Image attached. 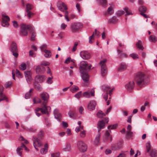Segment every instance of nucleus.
Returning a JSON list of instances; mask_svg holds the SVG:
<instances>
[{"mask_svg": "<svg viewBox=\"0 0 157 157\" xmlns=\"http://www.w3.org/2000/svg\"><path fill=\"white\" fill-rule=\"evenodd\" d=\"M80 64L79 69L82 78L85 82H87L89 78V76L87 73L90 70L92 66L89 65L85 61L81 62Z\"/></svg>", "mask_w": 157, "mask_h": 157, "instance_id": "nucleus-1", "label": "nucleus"}, {"mask_svg": "<svg viewBox=\"0 0 157 157\" xmlns=\"http://www.w3.org/2000/svg\"><path fill=\"white\" fill-rule=\"evenodd\" d=\"M108 118H105V120H102L98 122V124L99 128L98 133L96 137L95 140V144L96 145H97L100 143V139L101 136V133H100V132L101 129L105 127V123H108Z\"/></svg>", "mask_w": 157, "mask_h": 157, "instance_id": "nucleus-2", "label": "nucleus"}, {"mask_svg": "<svg viewBox=\"0 0 157 157\" xmlns=\"http://www.w3.org/2000/svg\"><path fill=\"white\" fill-rule=\"evenodd\" d=\"M146 78L145 75L143 72H140L136 74L135 80L138 86H141L144 84Z\"/></svg>", "mask_w": 157, "mask_h": 157, "instance_id": "nucleus-3", "label": "nucleus"}, {"mask_svg": "<svg viewBox=\"0 0 157 157\" xmlns=\"http://www.w3.org/2000/svg\"><path fill=\"white\" fill-rule=\"evenodd\" d=\"M33 27L31 25H26L22 24L21 26V33L23 36H26L28 34V30L33 29Z\"/></svg>", "mask_w": 157, "mask_h": 157, "instance_id": "nucleus-4", "label": "nucleus"}, {"mask_svg": "<svg viewBox=\"0 0 157 157\" xmlns=\"http://www.w3.org/2000/svg\"><path fill=\"white\" fill-rule=\"evenodd\" d=\"M59 9L62 12L65 11V18L67 21H69L70 19L68 17V12L67 10V7L66 4L62 2L61 5L58 6Z\"/></svg>", "mask_w": 157, "mask_h": 157, "instance_id": "nucleus-5", "label": "nucleus"}, {"mask_svg": "<svg viewBox=\"0 0 157 157\" xmlns=\"http://www.w3.org/2000/svg\"><path fill=\"white\" fill-rule=\"evenodd\" d=\"M77 147L79 151L82 152H85L87 149L86 144L82 140H79L77 142Z\"/></svg>", "mask_w": 157, "mask_h": 157, "instance_id": "nucleus-6", "label": "nucleus"}, {"mask_svg": "<svg viewBox=\"0 0 157 157\" xmlns=\"http://www.w3.org/2000/svg\"><path fill=\"white\" fill-rule=\"evenodd\" d=\"M10 49L13 55L15 57H17L18 56V49L17 48V45L15 42H12L10 45Z\"/></svg>", "mask_w": 157, "mask_h": 157, "instance_id": "nucleus-7", "label": "nucleus"}, {"mask_svg": "<svg viewBox=\"0 0 157 157\" xmlns=\"http://www.w3.org/2000/svg\"><path fill=\"white\" fill-rule=\"evenodd\" d=\"M106 61L107 60L105 59L100 62V64L101 66V73L102 76H104L107 73V69L105 65Z\"/></svg>", "mask_w": 157, "mask_h": 157, "instance_id": "nucleus-8", "label": "nucleus"}, {"mask_svg": "<svg viewBox=\"0 0 157 157\" xmlns=\"http://www.w3.org/2000/svg\"><path fill=\"white\" fill-rule=\"evenodd\" d=\"M2 25L3 27L8 26L9 25L8 22L10 21L9 17L6 15L5 13H2Z\"/></svg>", "mask_w": 157, "mask_h": 157, "instance_id": "nucleus-9", "label": "nucleus"}, {"mask_svg": "<svg viewBox=\"0 0 157 157\" xmlns=\"http://www.w3.org/2000/svg\"><path fill=\"white\" fill-rule=\"evenodd\" d=\"M71 27L73 32L78 30L82 27V24L80 22H75L71 24Z\"/></svg>", "mask_w": 157, "mask_h": 157, "instance_id": "nucleus-10", "label": "nucleus"}, {"mask_svg": "<svg viewBox=\"0 0 157 157\" xmlns=\"http://www.w3.org/2000/svg\"><path fill=\"white\" fill-rule=\"evenodd\" d=\"M33 146L37 151H38V147H40L42 144L39 139L36 137H33Z\"/></svg>", "mask_w": 157, "mask_h": 157, "instance_id": "nucleus-11", "label": "nucleus"}, {"mask_svg": "<svg viewBox=\"0 0 157 157\" xmlns=\"http://www.w3.org/2000/svg\"><path fill=\"white\" fill-rule=\"evenodd\" d=\"M25 77L26 81L29 84L32 83V73L30 71H27L24 72Z\"/></svg>", "mask_w": 157, "mask_h": 157, "instance_id": "nucleus-12", "label": "nucleus"}, {"mask_svg": "<svg viewBox=\"0 0 157 157\" xmlns=\"http://www.w3.org/2000/svg\"><path fill=\"white\" fill-rule=\"evenodd\" d=\"M41 97L43 100V105H46L48 101L49 95L48 93L43 92L40 94Z\"/></svg>", "mask_w": 157, "mask_h": 157, "instance_id": "nucleus-13", "label": "nucleus"}, {"mask_svg": "<svg viewBox=\"0 0 157 157\" xmlns=\"http://www.w3.org/2000/svg\"><path fill=\"white\" fill-rule=\"evenodd\" d=\"M80 55L82 58L84 59H88L90 57V54L86 51H81L80 53Z\"/></svg>", "mask_w": 157, "mask_h": 157, "instance_id": "nucleus-14", "label": "nucleus"}, {"mask_svg": "<svg viewBox=\"0 0 157 157\" xmlns=\"http://www.w3.org/2000/svg\"><path fill=\"white\" fill-rule=\"evenodd\" d=\"M94 90L93 89L91 90H89L87 92L83 93L82 95L86 98H89L91 96L94 95Z\"/></svg>", "mask_w": 157, "mask_h": 157, "instance_id": "nucleus-15", "label": "nucleus"}, {"mask_svg": "<svg viewBox=\"0 0 157 157\" xmlns=\"http://www.w3.org/2000/svg\"><path fill=\"white\" fill-rule=\"evenodd\" d=\"M134 86V82L133 81H130L125 85V88L127 90L131 92L133 89Z\"/></svg>", "mask_w": 157, "mask_h": 157, "instance_id": "nucleus-16", "label": "nucleus"}, {"mask_svg": "<svg viewBox=\"0 0 157 157\" xmlns=\"http://www.w3.org/2000/svg\"><path fill=\"white\" fill-rule=\"evenodd\" d=\"M54 114L55 118L58 121H60L61 120L62 116L60 113L59 112V110L57 109H56L54 110Z\"/></svg>", "mask_w": 157, "mask_h": 157, "instance_id": "nucleus-17", "label": "nucleus"}, {"mask_svg": "<svg viewBox=\"0 0 157 157\" xmlns=\"http://www.w3.org/2000/svg\"><path fill=\"white\" fill-rule=\"evenodd\" d=\"M96 105V102L94 101H90L88 105V108L89 110H94Z\"/></svg>", "mask_w": 157, "mask_h": 157, "instance_id": "nucleus-18", "label": "nucleus"}, {"mask_svg": "<svg viewBox=\"0 0 157 157\" xmlns=\"http://www.w3.org/2000/svg\"><path fill=\"white\" fill-rule=\"evenodd\" d=\"M112 140L111 136H110V132L108 131H106L105 132V135L104 141L105 142H109Z\"/></svg>", "mask_w": 157, "mask_h": 157, "instance_id": "nucleus-19", "label": "nucleus"}, {"mask_svg": "<svg viewBox=\"0 0 157 157\" xmlns=\"http://www.w3.org/2000/svg\"><path fill=\"white\" fill-rule=\"evenodd\" d=\"M44 107L43 108H37L35 109V110L36 111H39L40 110L43 114H45L47 113L48 114V113L47 106L45 105H44Z\"/></svg>", "mask_w": 157, "mask_h": 157, "instance_id": "nucleus-20", "label": "nucleus"}, {"mask_svg": "<svg viewBox=\"0 0 157 157\" xmlns=\"http://www.w3.org/2000/svg\"><path fill=\"white\" fill-rule=\"evenodd\" d=\"M44 67L41 65H38L36 66V71L37 74H41L44 71Z\"/></svg>", "mask_w": 157, "mask_h": 157, "instance_id": "nucleus-21", "label": "nucleus"}, {"mask_svg": "<svg viewBox=\"0 0 157 157\" xmlns=\"http://www.w3.org/2000/svg\"><path fill=\"white\" fill-rule=\"evenodd\" d=\"M122 147V143L121 142H119L117 143H116L112 146V149L117 150L120 149Z\"/></svg>", "mask_w": 157, "mask_h": 157, "instance_id": "nucleus-22", "label": "nucleus"}, {"mask_svg": "<svg viewBox=\"0 0 157 157\" xmlns=\"http://www.w3.org/2000/svg\"><path fill=\"white\" fill-rule=\"evenodd\" d=\"M99 34L100 33L97 30L95 29V30L94 32L92 35L89 37V43L90 44H92L93 43L92 40H94V35H95L97 36H100Z\"/></svg>", "mask_w": 157, "mask_h": 157, "instance_id": "nucleus-23", "label": "nucleus"}, {"mask_svg": "<svg viewBox=\"0 0 157 157\" xmlns=\"http://www.w3.org/2000/svg\"><path fill=\"white\" fill-rule=\"evenodd\" d=\"M3 89L4 88L3 87L2 90H1V89H0V102L4 100H6V101H8L6 97L2 92Z\"/></svg>", "mask_w": 157, "mask_h": 157, "instance_id": "nucleus-24", "label": "nucleus"}, {"mask_svg": "<svg viewBox=\"0 0 157 157\" xmlns=\"http://www.w3.org/2000/svg\"><path fill=\"white\" fill-rule=\"evenodd\" d=\"M44 78V77L42 75H37L35 77V80L37 82L41 83L43 82Z\"/></svg>", "mask_w": 157, "mask_h": 157, "instance_id": "nucleus-25", "label": "nucleus"}, {"mask_svg": "<svg viewBox=\"0 0 157 157\" xmlns=\"http://www.w3.org/2000/svg\"><path fill=\"white\" fill-rule=\"evenodd\" d=\"M71 150V146L70 144L67 143L66 144L65 147L62 149V150L65 151H70Z\"/></svg>", "mask_w": 157, "mask_h": 157, "instance_id": "nucleus-26", "label": "nucleus"}, {"mask_svg": "<svg viewBox=\"0 0 157 157\" xmlns=\"http://www.w3.org/2000/svg\"><path fill=\"white\" fill-rule=\"evenodd\" d=\"M48 145L46 144L44 145V148H43L40 149V153L42 154H45L48 151Z\"/></svg>", "mask_w": 157, "mask_h": 157, "instance_id": "nucleus-27", "label": "nucleus"}, {"mask_svg": "<svg viewBox=\"0 0 157 157\" xmlns=\"http://www.w3.org/2000/svg\"><path fill=\"white\" fill-rule=\"evenodd\" d=\"M126 65L124 63H122L121 64L120 66L118 68V71H122L126 68Z\"/></svg>", "mask_w": 157, "mask_h": 157, "instance_id": "nucleus-28", "label": "nucleus"}, {"mask_svg": "<svg viewBox=\"0 0 157 157\" xmlns=\"http://www.w3.org/2000/svg\"><path fill=\"white\" fill-rule=\"evenodd\" d=\"M78 124L79 125L78 127H77L75 128V131L76 132H78L80 131V129L83 130V127L82 125H81V121H79L78 122Z\"/></svg>", "mask_w": 157, "mask_h": 157, "instance_id": "nucleus-29", "label": "nucleus"}, {"mask_svg": "<svg viewBox=\"0 0 157 157\" xmlns=\"http://www.w3.org/2000/svg\"><path fill=\"white\" fill-rule=\"evenodd\" d=\"M68 114L71 118H75L76 117L75 112L74 110H70Z\"/></svg>", "mask_w": 157, "mask_h": 157, "instance_id": "nucleus-30", "label": "nucleus"}, {"mask_svg": "<svg viewBox=\"0 0 157 157\" xmlns=\"http://www.w3.org/2000/svg\"><path fill=\"white\" fill-rule=\"evenodd\" d=\"M113 13V10L111 6L109 7L107 12H106L105 15L106 16H108L109 15H111Z\"/></svg>", "mask_w": 157, "mask_h": 157, "instance_id": "nucleus-31", "label": "nucleus"}, {"mask_svg": "<svg viewBox=\"0 0 157 157\" xmlns=\"http://www.w3.org/2000/svg\"><path fill=\"white\" fill-rule=\"evenodd\" d=\"M149 40L151 42L155 43L157 41V38L154 35H151L149 38Z\"/></svg>", "mask_w": 157, "mask_h": 157, "instance_id": "nucleus-32", "label": "nucleus"}, {"mask_svg": "<svg viewBox=\"0 0 157 157\" xmlns=\"http://www.w3.org/2000/svg\"><path fill=\"white\" fill-rule=\"evenodd\" d=\"M150 155L151 157H157V151L155 149L151 150Z\"/></svg>", "mask_w": 157, "mask_h": 157, "instance_id": "nucleus-33", "label": "nucleus"}, {"mask_svg": "<svg viewBox=\"0 0 157 157\" xmlns=\"http://www.w3.org/2000/svg\"><path fill=\"white\" fill-rule=\"evenodd\" d=\"M118 21V19H117L116 17L114 16L112 18L109 20L108 22L109 23L114 24L117 22Z\"/></svg>", "mask_w": 157, "mask_h": 157, "instance_id": "nucleus-34", "label": "nucleus"}, {"mask_svg": "<svg viewBox=\"0 0 157 157\" xmlns=\"http://www.w3.org/2000/svg\"><path fill=\"white\" fill-rule=\"evenodd\" d=\"M33 8V6L30 4L28 3L26 4L25 11H30Z\"/></svg>", "mask_w": 157, "mask_h": 157, "instance_id": "nucleus-35", "label": "nucleus"}, {"mask_svg": "<svg viewBox=\"0 0 157 157\" xmlns=\"http://www.w3.org/2000/svg\"><path fill=\"white\" fill-rule=\"evenodd\" d=\"M136 45L137 48L139 49H140L142 50L144 49V48L142 45V42L141 40H139L138 42L136 43Z\"/></svg>", "mask_w": 157, "mask_h": 157, "instance_id": "nucleus-36", "label": "nucleus"}, {"mask_svg": "<svg viewBox=\"0 0 157 157\" xmlns=\"http://www.w3.org/2000/svg\"><path fill=\"white\" fill-rule=\"evenodd\" d=\"M26 13H25V15L27 16L29 19H30L32 17L34 14L32 12L30 11H25Z\"/></svg>", "mask_w": 157, "mask_h": 157, "instance_id": "nucleus-37", "label": "nucleus"}, {"mask_svg": "<svg viewBox=\"0 0 157 157\" xmlns=\"http://www.w3.org/2000/svg\"><path fill=\"white\" fill-rule=\"evenodd\" d=\"M139 11L140 12V13L142 12L143 13L146 12L147 8L145 6H142L139 7Z\"/></svg>", "mask_w": 157, "mask_h": 157, "instance_id": "nucleus-38", "label": "nucleus"}, {"mask_svg": "<svg viewBox=\"0 0 157 157\" xmlns=\"http://www.w3.org/2000/svg\"><path fill=\"white\" fill-rule=\"evenodd\" d=\"M23 148L21 146L18 147L16 151L17 153L20 156H21L22 155V150Z\"/></svg>", "mask_w": 157, "mask_h": 157, "instance_id": "nucleus-39", "label": "nucleus"}, {"mask_svg": "<svg viewBox=\"0 0 157 157\" xmlns=\"http://www.w3.org/2000/svg\"><path fill=\"white\" fill-rule=\"evenodd\" d=\"M117 51L119 53V57L120 58H121L123 57H126L127 56L126 54L125 53H122V51L118 49Z\"/></svg>", "mask_w": 157, "mask_h": 157, "instance_id": "nucleus-40", "label": "nucleus"}, {"mask_svg": "<svg viewBox=\"0 0 157 157\" xmlns=\"http://www.w3.org/2000/svg\"><path fill=\"white\" fill-rule=\"evenodd\" d=\"M124 10L126 13L125 15V16H127L128 15L132 14V13L131 12L130 10L128 7H125L124 8Z\"/></svg>", "mask_w": 157, "mask_h": 157, "instance_id": "nucleus-41", "label": "nucleus"}, {"mask_svg": "<svg viewBox=\"0 0 157 157\" xmlns=\"http://www.w3.org/2000/svg\"><path fill=\"white\" fill-rule=\"evenodd\" d=\"M117 127V124H115L113 125H110L108 126V129H109L108 131L109 132H111L110 129H115Z\"/></svg>", "mask_w": 157, "mask_h": 157, "instance_id": "nucleus-42", "label": "nucleus"}, {"mask_svg": "<svg viewBox=\"0 0 157 157\" xmlns=\"http://www.w3.org/2000/svg\"><path fill=\"white\" fill-rule=\"evenodd\" d=\"M20 70H24L26 69V64L24 63H22L21 65L19 66Z\"/></svg>", "mask_w": 157, "mask_h": 157, "instance_id": "nucleus-43", "label": "nucleus"}, {"mask_svg": "<svg viewBox=\"0 0 157 157\" xmlns=\"http://www.w3.org/2000/svg\"><path fill=\"white\" fill-rule=\"evenodd\" d=\"M79 89L78 87L76 86H74L71 89V91L72 93H75Z\"/></svg>", "mask_w": 157, "mask_h": 157, "instance_id": "nucleus-44", "label": "nucleus"}, {"mask_svg": "<svg viewBox=\"0 0 157 157\" xmlns=\"http://www.w3.org/2000/svg\"><path fill=\"white\" fill-rule=\"evenodd\" d=\"M151 145L149 142H148L146 143V152H148L151 149Z\"/></svg>", "mask_w": 157, "mask_h": 157, "instance_id": "nucleus-45", "label": "nucleus"}, {"mask_svg": "<svg viewBox=\"0 0 157 157\" xmlns=\"http://www.w3.org/2000/svg\"><path fill=\"white\" fill-rule=\"evenodd\" d=\"M105 114L102 113L101 111L100 112H99L97 113V116L100 118H102L104 116H105Z\"/></svg>", "mask_w": 157, "mask_h": 157, "instance_id": "nucleus-46", "label": "nucleus"}, {"mask_svg": "<svg viewBox=\"0 0 157 157\" xmlns=\"http://www.w3.org/2000/svg\"><path fill=\"white\" fill-rule=\"evenodd\" d=\"M80 136L81 138H84L86 136V131L85 130L82 131L80 129Z\"/></svg>", "mask_w": 157, "mask_h": 157, "instance_id": "nucleus-47", "label": "nucleus"}, {"mask_svg": "<svg viewBox=\"0 0 157 157\" xmlns=\"http://www.w3.org/2000/svg\"><path fill=\"white\" fill-rule=\"evenodd\" d=\"M100 3L103 6L105 7L107 4V2L106 0H101Z\"/></svg>", "mask_w": 157, "mask_h": 157, "instance_id": "nucleus-48", "label": "nucleus"}, {"mask_svg": "<svg viewBox=\"0 0 157 157\" xmlns=\"http://www.w3.org/2000/svg\"><path fill=\"white\" fill-rule=\"evenodd\" d=\"M60 154L59 152H54L51 154V157H59Z\"/></svg>", "mask_w": 157, "mask_h": 157, "instance_id": "nucleus-49", "label": "nucleus"}, {"mask_svg": "<svg viewBox=\"0 0 157 157\" xmlns=\"http://www.w3.org/2000/svg\"><path fill=\"white\" fill-rule=\"evenodd\" d=\"M34 87L37 90H40L41 89V87L40 85L37 83H36L34 84Z\"/></svg>", "mask_w": 157, "mask_h": 157, "instance_id": "nucleus-50", "label": "nucleus"}, {"mask_svg": "<svg viewBox=\"0 0 157 157\" xmlns=\"http://www.w3.org/2000/svg\"><path fill=\"white\" fill-rule=\"evenodd\" d=\"M130 56L134 59L138 58H139L138 55L135 53L131 54L130 55Z\"/></svg>", "mask_w": 157, "mask_h": 157, "instance_id": "nucleus-51", "label": "nucleus"}, {"mask_svg": "<svg viewBox=\"0 0 157 157\" xmlns=\"http://www.w3.org/2000/svg\"><path fill=\"white\" fill-rule=\"evenodd\" d=\"M40 50L44 52L47 50V46L45 44H43L40 47Z\"/></svg>", "mask_w": 157, "mask_h": 157, "instance_id": "nucleus-52", "label": "nucleus"}, {"mask_svg": "<svg viewBox=\"0 0 157 157\" xmlns=\"http://www.w3.org/2000/svg\"><path fill=\"white\" fill-rule=\"evenodd\" d=\"M78 45V43L77 42H76L75 43L73 49L72 50V52H74L76 50Z\"/></svg>", "mask_w": 157, "mask_h": 157, "instance_id": "nucleus-53", "label": "nucleus"}, {"mask_svg": "<svg viewBox=\"0 0 157 157\" xmlns=\"http://www.w3.org/2000/svg\"><path fill=\"white\" fill-rule=\"evenodd\" d=\"M64 36V33L63 32H61L58 34V38L59 39L63 38Z\"/></svg>", "mask_w": 157, "mask_h": 157, "instance_id": "nucleus-54", "label": "nucleus"}, {"mask_svg": "<svg viewBox=\"0 0 157 157\" xmlns=\"http://www.w3.org/2000/svg\"><path fill=\"white\" fill-rule=\"evenodd\" d=\"M82 96V92L80 91L76 94L75 96V97L78 99L80 98Z\"/></svg>", "mask_w": 157, "mask_h": 157, "instance_id": "nucleus-55", "label": "nucleus"}, {"mask_svg": "<svg viewBox=\"0 0 157 157\" xmlns=\"http://www.w3.org/2000/svg\"><path fill=\"white\" fill-rule=\"evenodd\" d=\"M124 13V12L122 10L118 11L117 13V15L119 16H120Z\"/></svg>", "mask_w": 157, "mask_h": 157, "instance_id": "nucleus-56", "label": "nucleus"}, {"mask_svg": "<svg viewBox=\"0 0 157 157\" xmlns=\"http://www.w3.org/2000/svg\"><path fill=\"white\" fill-rule=\"evenodd\" d=\"M36 36L35 33L34 32H33L32 33L31 37V40L33 41L34 40Z\"/></svg>", "mask_w": 157, "mask_h": 157, "instance_id": "nucleus-57", "label": "nucleus"}, {"mask_svg": "<svg viewBox=\"0 0 157 157\" xmlns=\"http://www.w3.org/2000/svg\"><path fill=\"white\" fill-rule=\"evenodd\" d=\"M49 65V63L48 62H46L45 61H44L42 62L41 64V65H43L45 66H48ZM48 67L49 68V67L48 66Z\"/></svg>", "mask_w": 157, "mask_h": 157, "instance_id": "nucleus-58", "label": "nucleus"}, {"mask_svg": "<svg viewBox=\"0 0 157 157\" xmlns=\"http://www.w3.org/2000/svg\"><path fill=\"white\" fill-rule=\"evenodd\" d=\"M102 89L106 91H107L110 89V87L109 86H102Z\"/></svg>", "mask_w": 157, "mask_h": 157, "instance_id": "nucleus-59", "label": "nucleus"}, {"mask_svg": "<svg viewBox=\"0 0 157 157\" xmlns=\"http://www.w3.org/2000/svg\"><path fill=\"white\" fill-rule=\"evenodd\" d=\"M132 132L130 131H127V136L128 138L132 136Z\"/></svg>", "mask_w": 157, "mask_h": 157, "instance_id": "nucleus-60", "label": "nucleus"}, {"mask_svg": "<svg viewBox=\"0 0 157 157\" xmlns=\"http://www.w3.org/2000/svg\"><path fill=\"white\" fill-rule=\"evenodd\" d=\"M43 137V134L42 132H39L38 135V137L40 139H41Z\"/></svg>", "mask_w": 157, "mask_h": 157, "instance_id": "nucleus-61", "label": "nucleus"}, {"mask_svg": "<svg viewBox=\"0 0 157 157\" xmlns=\"http://www.w3.org/2000/svg\"><path fill=\"white\" fill-rule=\"evenodd\" d=\"M34 103H39L41 102V100L38 98H35L33 100Z\"/></svg>", "mask_w": 157, "mask_h": 157, "instance_id": "nucleus-62", "label": "nucleus"}, {"mask_svg": "<svg viewBox=\"0 0 157 157\" xmlns=\"http://www.w3.org/2000/svg\"><path fill=\"white\" fill-rule=\"evenodd\" d=\"M12 84V82H6V87L8 88L10 87Z\"/></svg>", "mask_w": 157, "mask_h": 157, "instance_id": "nucleus-63", "label": "nucleus"}, {"mask_svg": "<svg viewBox=\"0 0 157 157\" xmlns=\"http://www.w3.org/2000/svg\"><path fill=\"white\" fill-rule=\"evenodd\" d=\"M44 52L45 53L44 54L45 57L46 58L48 57L49 56V51L48 50H47Z\"/></svg>", "mask_w": 157, "mask_h": 157, "instance_id": "nucleus-64", "label": "nucleus"}]
</instances>
